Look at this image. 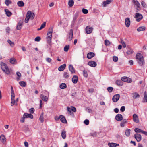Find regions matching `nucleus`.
<instances>
[{
  "label": "nucleus",
  "mask_w": 147,
  "mask_h": 147,
  "mask_svg": "<svg viewBox=\"0 0 147 147\" xmlns=\"http://www.w3.org/2000/svg\"><path fill=\"white\" fill-rule=\"evenodd\" d=\"M60 119L61 122L64 123H67V121L65 117L62 115H60Z\"/></svg>",
  "instance_id": "14"
},
{
  "label": "nucleus",
  "mask_w": 147,
  "mask_h": 147,
  "mask_svg": "<svg viewBox=\"0 0 147 147\" xmlns=\"http://www.w3.org/2000/svg\"><path fill=\"white\" fill-rule=\"evenodd\" d=\"M88 64L89 66L93 67H95L97 65L96 63L95 62L93 61H89Z\"/></svg>",
  "instance_id": "12"
},
{
  "label": "nucleus",
  "mask_w": 147,
  "mask_h": 147,
  "mask_svg": "<svg viewBox=\"0 0 147 147\" xmlns=\"http://www.w3.org/2000/svg\"><path fill=\"white\" fill-rule=\"evenodd\" d=\"M5 3L7 6H8L9 4L11 3V2L10 0H5Z\"/></svg>",
  "instance_id": "45"
},
{
  "label": "nucleus",
  "mask_w": 147,
  "mask_h": 147,
  "mask_svg": "<svg viewBox=\"0 0 147 147\" xmlns=\"http://www.w3.org/2000/svg\"><path fill=\"white\" fill-rule=\"evenodd\" d=\"M1 69L3 71L7 74H9L10 73V71L7 65L5 63L1 62Z\"/></svg>",
  "instance_id": "1"
},
{
  "label": "nucleus",
  "mask_w": 147,
  "mask_h": 147,
  "mask_svg": "<svg viewBox=\"0 0 147 147\" xmlns=\"http://www.w3.org/2000/svg\"><path fill=\"white\" fill-rule=\"evenodd\" d=\"M29 13V16H30V18L32 20L34 19V14L32 12L30 11H28L27 13L26 14V16H27V15L28 13Z\"/></svg>",
  "instance_id": "16"
},
{
  "label": "nucleus",
  "mask_w": 147,
  "mask_h": 147,
  "mask_svg": "<svg viewBox=\"0 0 147 147\" xmlns=\"http://www.w3.org/2000/svg\"><path fill=\"white\" fill-rule=\"evenodd\" d=\"M8 42L11 47H13L14 46V43L13 42H12L11 41L9 40H8Z\"/></svg>",
  "instance_id": "50"
},
{
  "label": "nucleus",
  "mask_w": 147,
  "mask_h": 147,
  "mask_svg": "<svg viewBox=\"0 0 147 147\" xmlns=\"http://www.w3.org/2000/svg\"><path fill=\"white\" fill-rule=\"evenodd\" d=\"M66 87V84L64 83H62L60 86V88L62 89H64Z\"/></svg>",
  "instance_id": "37"
},
{
  "label": "nucleus",
  "mask_w": 147,
  "mask_h": 147,
  "mask_svg": "<svg viewBox=\"0 0 147 147\" xmlns=\"http://www.w3.org/2000/svg\"><path fill=\"white\" fill-rule=\"evenodd\" d=\"M29 13H28V15H27V16H26V18L25 19L24 21L26 23H28V22L29 19L30 18V16H29Z\"/></svg>",
  "instance_id": "39"
},
{
  "label": "nucleus",
  "mask_w": 147,
  "mask_h": 147,
  "mask_svg": "<svg viewBox=\"0 0 147 147\" xmlns=\"http://www.w3.org/2000/svg\"><path fill=\"white\" fill-rule=\"evenodd\" d=\"M131 130L130 129H126L125 131V134L126 136L129 137V136L130 134Z\"/></svg>",
  "instance_id": "28"
},
{
  "label": "nucleus",
  "mask_w": 147,
  "mask_h": 147,
  "mask_svg": "<svg viewBox=\"0 0 147 147\" xmlns=\"http://www.w3.org/2000/svg\"><path fill=\"white\" fill-rule=\"evenodd\" d=\"M121 43L122 44L123 47L124 48H125L126 47V44L124 42L123 40L121 39Z\"/></svg>",
  "instance_id": "54"
},
{
  "label": "nucleus",
  "mask_w": 147,
  "mask_h": 147,
  "mask_svg": "<svg viewBox=\"0 0 147 147\" xmlns=\"http://www.w3.org/2000/svg\"><path fill=\"white\" fill-rule=\"evenodd\" d=\"M66 66L65 64H63L59 66L58 68V69L60 71H63L65 69Z\"/></svg>",
  "instance_id": "20"
},
{
  "label": "nucleus",
  "mask_w": 147,
  "mask_h": 147,
  "mask_svg": "<svg viewBox=\"0 0 147 147\" xmlns=\"http://www.w3.org/2000/svg\"><path fill=\"white\" fill-rule=\"evenodd\" d=\"M121 79L122 81L124 82L131 83L132 82V80L130 78L127 77H122Z\"/></svg>",
  "instance_id": "4"
},
{
  "label": "nucleus",
  "mask_w": 147,
  "mask_h": 147,
  "mask_svg": "<svg viewBox=\"0 0 147 147\" xmlns=\"http://www.w3.org/2000/svg\"><path fill=\"white\" fill-rule=\"evenodd\" d=\"M83 74L84 76L85 77H87L88 76V74L87 72L86 71L84 70L83 71Z\"/></svg>",
  "instance_id": "58"
},
{
  "label": "nucleus",
  "mask_w": 147,
  "mask_h": 147,
  "mask_svg": "<svg viewBox=\"0 0 147 147\" xmlns=\"http://www.w3.org/2000/svg\"><path fill=\"white\" fill-rule=\"evenodd\" d=\"M40 105H39V108L41 109L42 107V102L41 100H40Z\"/></svg>",
  "instance_id": "62"
},
{
  "label": "nucleus",
  "mask_w": 147,
  "mask_h": 147,
  "mask_svg": "<svg viewBox=\"0 0 147 147\" xmlns=\"http://www.w3.org/2000/svg\"><path fill=\"white\" fill-rule=\"evenodd\" d=\"M116 84L119 86H121L123 85V82L121 80H117L116 81Z\"/></svg>",
  "instance_id": "26"
},
{
  "label": "nucleus",
  "mask_w": 147,
  "mask_h": 147,
  "mask_svg": "<svg viewBox=\"0 0 147 147\" xmlns=\"http://www.w3.org/2000/svg\"><path fill=\"white\" fill-rule=\"evenodd\" d=\"M73 32L72 29L70 30V32L69 33L68 35V37L67 39L69 41H71L73 38Z\"/></svg>",
  "instance_id": "9"
},
{
  "label": "nucleus",
  "mask_w": 147,
  "mask_h": 147,
  "mask_svg": "<svg viewBox=\"0 0 147 147\" xmlns=\"http://www.w3.org/2000/svg\"><path fill=\"white\" fill-rule=\"evenodd\" d=\"M125 110V107L124 106H122L120 109V111L121 112H124Z\"/></svg>",
  "instance_id": "60"
},
{
  "label": "nucleus",
  "mask_w": 147,
  "mask_h": 147,
  "mask_svg": "<svg viewBox=\"0 0 147 147\" xmlns=\"http://www.w3.org/2000/svg\"><path fill=\"white\" fill-rule=\"evenodd\" d=\"M82 11L83 13L85 14H87L88 13V11L84 8L82 9Z\"/></svg>",
  "instance_id": "51"
},
{
  "label": "nucleus",
  "mask_w": 147,
  "mask_h": 147,
  "mask_svg": "<svg viewBox=\"0 0 147 147\" xmlns=\"http://www.w3.org/2000/svg\"><path fill=\"white\" fill-rule=\"evenodd\" d=\"M69 45H66L65 46L64 48V51L65 52H67L68 51V50L69 49Z\"/></svg>",
  "instance_id": "46"
},
{
  "label": "nucleus",
  "mask_w": 147,
  "mask_h": 147,
  "mask_svg": "<svg viewBox=\"0 0 147 147\" xmlns=\"http://www.w3.org/2000/svg\"><path fill=\"white\" fill-rule=\"evenodd\" d=\"M85 30L87 34H90L92 32L93 30V28L90 26H87Z\"/></svg>",
  "instance_id": "5"
},
{
  "label": "nucleus",
  "mask_w": 147,
  "mask_h": 147,
  "mask_svg": "<svg viewBox=\"0 0 147 147\" xmlns=\"http://www.w3.org/2000/svg\"><path fill=\"white\" fill-rule=\"evenodd\" d=\"M133 1L135 5L136 6H140V3L138 2L137 0H133Z\"/></svg>",
  "instance_id": "44"
},
{
  "label": "nucleus",
  "mask_w": 147,
  "mask_h": 147,
  "mask_svg": "<svg viewBox=\"0 0 147 147\" xmlns=\"http://www.w3.org/2000/svg\"><path fill=\"white\" fill-rule=\"evenodd\" d=\"M61 135L63 139H64L66 138V131L64 130H62L61 132Z\"/></svg>",
  "instance_id": "32"
},
{
  "label": "nucleus",
  "mask_w": 147,
  "mask_h": 147,
  "mask_svg": "<svg viewBox=\"0 0 147 147\" xmlns=\"http://www.w3.org/2000/svg\"><path fill=\"white\" fill-rule=\"evenodd\" d=\"M136 58L137 61L140 66H142L144 63L143 57L142 55L140 53H138L136 54Z\"/></svg>",
  "instance_id": "2"
},
{
  "label": "nucleus",
  "mask_w": 147,
  "mask_h": 147,
  "mask_svg": "<svg viewBox=\"0 0 147 147\" xmlns=\"http://www.w3.org/2000/svg\"><path fill=\"white\" fill-rule=\"evenodd\" d=\"M134 137L135 138L138 142L140 141L142 139L141 136L139 134L136 133L135 134Z\"/></svg>",
  "instance_id": "6"
},
{
  "label": "nucleus",
  "mask_w": 147,
  "mask_h": 147,
  "mask_svg": "<svg viewBox=\"0 0 147 147\" xmlns=\"http://www.w3.org/2000/svg\"><path fill=\"white\" fill-rule=\"evenodd\" d=\"M113 61L115 62L117 61L118 60V58L117 57L114 56L113 57Z\"/></svg>",
  "instance_id": "57"
},
{
  "label": "nucleus",
  "mask_w": 147,
  "mask_h": 147,
  "mask_svg": "<svg viewBox=\"0 0 147 147\" xmlns=\"http://www.w3.org/2000/svg\"><path fill=\"white\" fill-rule=\"evenodd\" d=\"M108 146L110 147H115L119 146V145L115 143H108Z\"/></svg>",
  "instance_id": "23"
},
{
  "label": "nucleus",
  "mask_w": 147,
  "mask_h": 147,
  "mask_svg": "<svg viewBox=\"0 0 147 147\" xmlns=\"http://www.w3.org/2000/svg\"><path fill=\"white\" fill-rule=\"evenodd\" d=\"M78 16V12H76L75 13L73 17V20L72 21V24H74L75 23L77 18Z\"/></svg>",
  "instance_id": "13"
},
{
  "label": "nucleus",
  "mask_w": 147,
  "mask_h": 147,
  "mask_svg": "<svg viewBox=\"0 0 147 147\" xmlns=\"http://www.w3.org/2000/svg\"><path fill=\"white\" fill-rule=\"evenodd\" d=\"M133 98H139L140 97V95L139 94L136 93H135L133 95Z\"/></svg>",
  "instance_id": "52"
},
{
  "label": "nucleus",
  "mask_w": 147,
  "mask_h": 147,
  "mask_svg": "<svg viewBox=\"0 0 147 147\" xmlns=\"http://www.w3.org/2000/svg\"><path fill=\"white\" fill-rule=\"evenodd\" d=\"M127 122L126 120L125 119H124L120 123L121 127H123L124 126L125 124Z\"/></svg>",
  "instance_id": "27"
},
{
  "label": "nucleus",
  "mask_w": 147,
  "mask_h": 147,
  "mask_svg": "<svg viewBox=\"0 0 147 147\" xmlns=\"http://www.w3.org/2000/svg\"><path fill=\"white\" fill-rule=\"evenodd\" d=\"M52 32L50 31L47 33V38H51Z\"/></svg>",
  "instance_id": "40"
},
{
  "label": "nucleus",
  "mask_w": 147,
  "mask_h": 147,
  "mask_svg": "<svg viewBox=\"0 0 147 147\" xmlns=\"http://www.w3.org/2000/svg\"><path fill=\"white\" fill-rule=\"evenodd\" d=\"M134 51L132 49L130 48H129L127 52H126V53L127 55H131L133 53Z\"/></svg>",
  "instance_id": "31"
},
{
  "label": "nucleus",
  "mask_w": 147,
  "mask_h": 147,
  "mask_svg": "<svg viewBox=\"0 0 147 147\" xmlns=\"http://www.w3.org/2000/svg\"><path fill=\"white\" fill-rule=\"evenodd\" d=\"M39 120L41 123H43L44 121V113L42 112L39 118Z\"/></svg>",
  "instance_id": "29"
},
{
  "label": "nucleus",
  "mask_w": 147,
  "mask_h": 147,
  "mask_svg": "<svg viewBox=\"0 0 147 147\" xmlns=\"http://www.w3.org/2000/svg\"><path fill=\"white\" fill-rule=\"evenodd\" d=\"M95 55L94 53L92 52H90L88 53L87 57L88 59H90L93 57Z\"/></svg>",
  "instance_id": "18"
},
{
  "label": "nucleus",
  "mask_w": 147,
  "mask_h": 147,
  "mask_svg": "<svg viewBox=\"0 0 147 147\" xmlns=\"http://www.w3.org/2000/svg\"><path fill=\"white\" fill-rule=\"evenodd\" d=\"M72 82L74 84L77 83L78 80V78L77 76L74 75L72 78Z\"/></svg>",
  "instance_id": "17"
},
{
  "label": "nucleus",
  "mask_w": 147,
  "mask_h": 147,
  "mask_svg": "<svg viewBox=\"0 0 147 147\" xmlns=\"http://www.w3.org/2000/svg\"><path fill=\"white\" fill-rule=\"evenodd\" d=\"M16 74L19 77L18 78H17V80H19V78L21 76V74L20 72L18 71L16 72Z\"/></svg>",
  "instance_id": "56"
},
{
  "label": "nucleus",
  "mask_w": 147,
  "mask_h": 147,
  "mask_svg": "<svg viewBox=\"0 0 147 147\" xmlns=\"http://www.w3.org/2000/svg\"><path fill=\"white\" fill-rule=\"evenodd\" d=\"M71 110L74 111V112H76V109L73 106L71 107Z\"/></svg>",
  "instance_id": "63"
},
{
  "label": "nucleus",
  "mask_w": 147,
  "mask_h": 147,
  "mask_svg": "<svg viewBox=\"0 0 147 147\" xmlns=\"http://www.w3.org/2000/svg\"><path fill=\"white\" fill-rule=\"evenodd\" d=\"M89 121L88 119H86L84 121V123L87 125L89 124Z\"/></svg>",
  "instance_id": "59"
},
{
  "label": "nucleus",
  "mask_w": 147,
  "mask_h": 147,
  "mask_svg": "<svg viewBox=\"0 0 147 147\" xmlns=\"http://www.w3.org/2000/svg\"><path fill=\"white\" fill-rule=\"evenodd\" d=\"M0 140L3 143H4L6 141V139L5 138L4 135L2 134L0 136Z\"/></svg>",
  "instance_id": "22"
},
{
  "label": "nucleus",
  "mask_w": 147,
  "mask_h": 147,
  "mask_svg": "<svg viewBox=\"0 0 147 147\" xmlns=\"http://www.w3.org/2000/svg\"><path fill=\"white\" fill-rule=\"evenodd\" d=\"M125 24L127 27H128L129 26L130 24V21L129 18H127L125 19Z\"/></svg>",
  "instance_id": "10"
},
{
  "label": "nucleus",
  "mask_w": 147,
  "mask_h": 147,
  "mask_svg": "<svg viewBox=\"0 0 147 147\" xmlns=\"http://www.w3.org/2000/svg\"><path fill=\"white\" fill-rule=\"evenodd\" d=\"M15 95L14 91H12L11 92V100H14Z\"/></svg>",
  "instance_id": "55"
},
{
  "label": "nucleus",
  "mask_w": 147,
  "mask_h": 147,
  "mask_svg": "<svg viewBox=\"0 0 147 147\" xmlns=\"http://www.w3.org/2000/svg\"><path fill=\"white\" fill-rule=\"evenodd\" d=\"M47 41L49 44L50 45L51 42V38H47Z\"/></svg>",
  "instance_id": "49"
},
{
  "label": "nucleus",
  "mask_w": 147,
  "mask_h": 147,
  "mask_svg": "<svg viewBox=\"0 0 147 147\" xmlns=\"http://www.w3.org/2000/svg\"><path fill=\"white\" fill-rule=\"evenodd\" d=\"M111 42L107 40L106 39L105 40V44L106 46H109L111 44Z\"/></svg>",
  "instance_id": "38"
},
{
  "label": "nucleus",
  "mask_w": 147,
  "mask_h": 147,
  "mask_svg": "<svg viewBox=\"0 0 147 147\" xmlns=\"http://www.w3.org/2000/svg\"><path fill=\"white\" fill-rule=\"evenodd\" d=\"M146 28V27L144 26L140 27L137 29V31L138 32L144 31L145 30Z\"/></svg>",
  "instance_id": "30"
},
{
  "label": "nucleus",
  "mask_w": 147,
  "mask_h": 147,
  "mask_svg": "<svg viewBox=\"0 0 147 147\" xmlns=\"http://www.w3.org/2000/svg\"><path fill=\"white\" fill-rule=\"evenodd\" d=\"M143 102H147V96H144Z\"/></svg>",
  "instance_id": "61"
},
{
  "label": "nucleus",
  "mask_w": 147,
  "mask_h": 147,
  "mask_svg": "<svg viewBox=\"0 0 147 147\" xmlns=\"http://www.w3.org/2000/svg\"><path fill=\"white\" fill-rule=\"evenodd\" d=\"M16 60L13 58H11L10 59L9 61L10 63L12 64H14L15 63V62L16 61Z\"/></svg>",
  "instance_id": "48"
},
{
  "label": "nucleus",
  "mask_w": 147,
  "mask_h": 147,
  "mask_svg": "<svg viewBox=\"0 0 147 147\" xmlns=\"http://www.w3.org/2000/svg\"><path fill=\"white\" fill-rule=\"evenodd\" d=\"M29 111L31 114H32L34 111V108H32L29 109Z\"/></svg>",
  "instance_id": "53"
},
{
  "label": "nucleus",
  "mask_w": 147,
  "mask_h": 147,
  "mask_svg": "<svg viewBox=\"0 0 147 147\" xmlns=\"http://www.w3.org/2000/svg\"><path fill=\"white\" fill-rule=\"evenodd\" d=\"M24 117H25V118H30L31 119H32L33 117V115L30 113H25L24 114Z\"/></svg>",
  "instance_id": "19"
},
{
  "label": "nucleus",
  "mask_w": 147,
  "mask_h": 147,
  "mask_svg": "<svg viewBox=\"0 0 147 147\" xmlns=\"http://www.w3.org/2000/svg\"><path fill=\"white\" fill-rule=\"evenodd\" d=\"M67 111L69 112V113L70 114H71V108H70V107H67Z\"/></svg>",
  "instance_id": "64"
},
{
  "label": "nucleus",
  "mask_w": 147,
  "mask_h": 147,
  "mask_svg": "<svg viewBox=\"0 0 147 147\" xmlns=\"http://www.w3.org/2000/svg\"><path fill=\"white\" fill-rule=\"evenodd\" d=\"M22 23H19L17 26L16 28L18 30H20L22 26Z\"/></svg>",
  "instance_id": "36"
},
{
  "label": "nucleus",
  "mask_w": 147,
  "mask_h": 147,
  "mask_svg": "<svg viewBox=\"0 0 147 147\" xmlns=\"http://www.w3.org/2000/svg\"><path fill=\"white\" fill-rule=\"evenodd\" d=\"M113 0H106L103 2V7H105L107 6V5L110 4L112 1Z\"/></svg>",
  "instance_id": "15"
},
{
  "label": "nucleus",
  "mask_w": 147,
  "mask_h": 147,
  "mask_svg": "<svg viewBox=\"0 0 147 147\" xmlns=\"http://www.w3.org/2000/svg\"><path fill=\"white\" fill-rule=\"evenodd\" d=\"M74 2L73 0H70L69 1L68 5L69 7H71L74 4Z\"/></svg>",
  "instance_id": "33"
},
{
  "label": "nucleus",
  "mask_w": 147,
  "mask_h": 147,
  "mask_svg": "<svg viewBox=\"0 0 147 147\" xmlns=\"http://www.w3.org/2000/svg\"><path fill=\"white\" fill-rule=\"evenodd\" d=\"M69 77V75L67 72H65L64 74L63 77L65 78H67Z\"/></svg>",
  "instance_id": "43"
},
{
  "label": "nucleus",
  "mask_w": 147,
  "mask_h": 147,
  "mask_svg": "<svg viewBox=\"0 0 147 147\" xmlns=\"http://www.w3.org/2000/svg\"><path fill=\"white\" fill-rule=\"evenodd\" d=\"M46 22H44L43 24L41 25L40 27V28L37 29L38 30H41L42 29L44 28L46 26Z\"/></svg>",
  "instance_id": "35"
},
{
  "label": "nucleus",
  "mask_w": 147,
  "mask_h": 147,
  "mask_svg": "<svg viewBox=\"0 0 147 147\" xmlns=\"http://www.w3.org/2000/svg\"><path fill=\"white\" fill-rule=\"evenodd\" d=\"M113 90V88L111 87H109L107 88V90L109 92H111Z\"/></svg>",
  "instance_id": "47"
},
{
  "label": "nucleus",
  "mask_w": 147,
  "mask_h": 147,
  "mask_svg": "<svg viewBox=\"0 0 147 147\" xmlns=\"http://www.w3.org/2000/svg\"><path fill=\"white\" fill-rule=\"evenodd\" d=\"M69 70L72 74H74L75 73V70L72 65H70L69 66Z\"/></svg>",
  "instance_id": "21"
},
{
  "label": "nucleus",
  "mask_w": 147,
  "mask_h": 147,
  "mask_svg": "<svg viewBox=\"0 0 147 147\" xmlns=\"http://www.w3.org/2000/svg\"><path fill=\"white\" fill-rule=\"evenodd\" d=\"M17 4L18 6L20 7H23L24 6V3L22 1L18 2Z\"/></svg>",
  "instance_id": "24"
},
{
  "label": "nucleus",
  "mask_w": 147,
  "mask_h": 147,
  "mask_svg": "<svg viewBox=\"0 0 147 147\" xmlns=\"http://www.w3.org/2000/svg\"><path fill=\"white\" fill-rule=\"evenodd\" d=\"M41 97L42 99L45 101H47L48 100L47 97L43 95H41Z\"/></svg>",
  "instance_id": "34"
},
{
  "label": "nucleus",
  "mask_w": 147,
  "mask_h": 147,
  "mask_svg": "<svg viewBox=\"0 0 147 147\" xmlns=\"http://www.w3.org/2000/svg\"><path fill=\"white\" fill-rule=\"evenodd\" d=\"M5 11L7 16L8 17L10 16L12 14L11 12L8 9H5Z\"/></svg>",
  "instance_id": "25"
},
{
  "label": "nucleus",
  "mask_w": 147,
  "mask_h": 147,
  "mask_svg": "<svg viewBox=\"0 0 147 147\" xmlns=\"http://www.w3.org/2000/svg\"><path fill=\"white\" fill-rule=\"evenodd\" d=\"M133 121L136 123H138L139 122L138 116L136 114H134L133 115Z\"/></svg>",
  "instance_id": "8"
},
{
  "label": "nucleus",
  "mask_w": 147,
  "mask_h": 147,
  "mask_svg": "<svg viewBox=\"0 0 147 147\" xmlns=\"http://www.w3.org/2000/svg\"><path fill=\"white\" fill-rule=\"evenodd\" d=\"M135 18L137 21L139 22L142 19L143 16L141 14L136 13L135 15Z\"/></svg>",
  "instance_id": "3"
},
{
  "label": "nucleus",
  "mask_w": 147,
  "mask_h": 147,
  "mask_svg": "<svg viewBox=\"0 0 147 147\" xmlns=\"http://www.w3.org/2000/svg\"><path fill=\"white\" fill-rule=\"evenodd\" d=\"M123 119V116L121 114H117L115 117L116 119L118 121H120L122 120Z\"/></svg>",
  "instance_id": "11"
},
{
  "label": "nucleus",
  "mask_w": 147,
  "mask_h": 147,
  "mask_svg": "<svg viewBox=\"0 0 147 147\" xmlns=\"http://www.w3.org/2000/svg\"><path fill=\"white\" fill-rule=\"evenodd\" d=\"M134 131L136 133L139 132L142 133V130L139 128H136L135 129Z\"/></svg>",
  "instance_id": "42"
},
{
  "label": "nucleus",
  "mask_w": 147,
  "mask_h": 147,
  "mask_svg": "<svg viewBox=\"0 0 147 147\" xmlns=\"http://www.w3.org/2000/svg\"><path fill=\"white\" fill-rule=\"evenodd\" d=\"M20 85L22 87H25L26 85V82L23 81H21L19 82Z\"/></svg>",
  "instance_id": "41"
},
{
  "label": "nucleus",
  "mask_w": 147,
  "mask_h": 147,
  "mask_svg": "<svg viewBox=\"0 0 147 147\" xmlns=\"http://www.w3.org/2000/svg\"><path fill=\"white\" fill-rule=\"evenodd\" d=\"M120 98V95L119 94H116L114 95L112 98V100L114 102H117L119 100Z\"/></svg>",
  "instance_id": "7"
}]
</instances>
